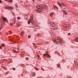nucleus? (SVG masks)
Segmentation results:
<instances>
[{
	"mask_svg": "<svg viewBox=\"0 0 78 78\" xmlns=\"http://www.w3.org/2000/svg\"><path fill=\"white\" fill-rule=\"evenodd\" d=\"M54 42L55 43L57 42V43H58V44H61L62 43V40L60 38H58L56 40H54Z\"/></svg>",
	"mask_w": 78,
	"mask_h": 78,
	"instance_id": "obj_1",
	"label": "nucleus"
},
{
	"mask_svg": "<svg viewBox=\"0 0 78 78\" xmlns=\"http://www.w3.org/2000/svg\"><path fill=\"white\" fill-rule=\"evenodd\" d=\"M13 7L12 6H6L5 7V9H12Z\"/></svg>",
	"mask_w": 78,
	"mask_h": 78,
	"instance_id": "obj_2",
	"label": "nucleus"
},
{
	"mask_svg": "<svg viewBox=\"0 0 78 78\" xmlns=\"http://www.w3.org/2000/svg\"><path fill=\"white\" fill-rule=\"evenodd\" d=\"M2 18L3 19L2 20V21H3V20H4L5 21H6V22H7V21H8V20H7V19L4 16H2Z\"/></svg>",
	"mask_w": 78,
	"mask_h": 78,
	"instance_id": "obj_3",
	"label": "nucleus"
},
{
	"mask_svg": "<svg viewBox=\"0 0 78 78\" xmlns=\"http://www.w3.org/2000/svg\"><path fill=\"white\" fill-rule=\"evenodd\" d=\"M43 56H48V58L51 57V56H50V55H48V53L47 54H43Z\"/></svg>",
	"mask_w": 78,
	"mask_h": 78,
	"instance_id": "obj_4",
	"label": "nucleus"
},
{
	"mask_svg": "<svg viewBox=\"0 0 78 78\" xmlns=\"http://www.w3.org/2000/svg\"><path fill=\"white\" fill-rule=\"evenodd\" d=\"M54 14V13H51L49 15L50 16H51V17H53V15Z\"/></svg>",
	"mask_w": 78,
	"mask_h": 78,
	"instance_id": "obj_5",
	"label": "nucleus"
},
{
	"mask_svg": "<svg viewBox=\"0 0 78 78\" xmlns=\"http://www.w3.org/2000/svg\"><path fill=\"white\" fill-rule=\"evenodd\" d=\"M51 26L52 27H54L55 26V23H53Z\"/></svg>",
	"mask_w": 78,
	"mask_h": 78,
	"instance_id": "obj_6",
	"label": "nucleus"
},
{
	"mask_svg": "<svg viewBox=\"0 0 78 78\" xmlns=\"http://www.w3.org/2000/svg\"><path fill=\"white\" fill-rule=\"evenodd\" d=\"M38 7H39V8H42L43 9H44V7L42 6L41 5H39L38 6Z\"/></svg>",
	"mask_w": 78,
	"mask_h": 78,
	"instance_id": "obj_7",
	"label": "nucleus"
},
{
	"mask_svg": "<svg viewBox=\"0 0 78 78\" xmlns=\"http://www.w3.org/2000/svg\"><path fill=\"white\" fill-rule=\"evenodd\" d=\"M5 45L4 44H2L1 45V47H5Z\"/></svg>",
	"mask_w": 78,
	"mask_h": 78,
	"instance_id": "obj_8",
	"label": "nucleus"
},
{
	"mask_svg": "<svg viewBox=\"0 0 78 78\" xmlns=\"http://www.w3.org/2000/svg\"><path fill=\"white\" fill-rule=\"evenodd\" d=\"M63 12H64V14H66V15L67 14V13L65 11H63Z\"/></svg>",
	"mask_w": 78,
	"mask_h": 78,
	"instance_id": "obj_9",
	"label": "nucleus"
},
{
	"mask_svg": "<svg viewBox=\"0 0 78 78\" xmlns=\"http://www.w3.org/2000/svg\"><path fill=\"white\" fill-rule=\"evenodd\" d=\"M58 5H59V6H60V7H61V4H60V3H59V2H58Z\"/></svg>",
	"mask_w": 78,
	"mask_h": 78,
	"instance_id": "obj_10",
	"label": "nucleus"
},
{
	"mask_svg": "<svg viewBox=\"0 0 78 78\" xmlns=\"http://www.w3.org/2000/svg\"><path fill=\"white\" fill-rule=\"evenodd\" d=\"M26 60H27V61H28L29 60V58H28V57H26Z\"/></svg>",
	"mask_w": 78,
	"mask_h": 78,
	"instance_id": "obj_11",
	"label": "nucleus"
},
{
	"mask_svg": "<svg viewBox=\"0 0 78 78\" xmlns=\"http://www.w3.org/2000/svg\"><path fill=\"white\" fill-rule=\"evenodd\" d=\"M30 22H31V23H33V22H34V21L33 20H31V21H30Z\"/></svg>",
	"mask_w": 78,
	"mask_h": 78,
	"instance_id": "obj_12",
	"label": "nucleus"
},
{
	"mask_svg": "<svg viewBox=\"0 0 78 78\" xmlns=\"http://www.w3.org/2000/svg\"><path fill=\"white\" fill-rule=\"evenodd\" d=\"M28 23L29 25H30V21L29 20V21H28Z\"/></svg>",
	"mask_w": 78,
	"mask_h": 78,
	"instance_id": "obj_13",
	"label": "nucleus"
},
{
	"mask_svg": "<svg viewBox=\"0 0 78 78\" xmlns=\"http://www.w3.org/2000/svg\"><path fill=\"white\" fill-rule=\"evenodd\" d=\"M23 33L22 32H21V34L20 35L21 36H23Z\"/></svg>",
	"mask_w": 78,
	"mask_h": 78,
	"instance_id": "obj_14",
	"label": "nucleus"
},
{
	"mask_svg": "<svg viewBox=\"0 0 78 78\" xmlns=\"http://www.w3.org/2000/svg\"><path fill=\"white\" fill-rule=\"evenodd\" d=\"M28 38H29V39L31 37V36H30V35H29L28 36Z\"/></svg>",
	"mask_w": 78,
	"mask_h": 78,
	"instance_id": "obj_15",
	"label": "nucleus"
},
{
	"mask_svg": "<svg viewBox=\"0 0 78 78\" xmlns=\"http://www.w3.org/2000/svg\"><path fill=\"white\" fill-rule=\"evenodd\" d=\"M13 25V24H12V23H11L10 24V26H12Z\"/></svg>",
	"mask_w": 78,
	"mask_h": 78,
	"instance_id": "obj_16",
	"label": "nucleus"
},
{
	"mask_svg": "<svg viewBox=\"0 0 78 78\" xmlns=\"http://www.w3.org/2000/svg\"><path fill=\"white\" fill-rule=\"evenodd\" d=\"M53 24V22H51V23H50V24L51 25H51H52Z\"/></svg>",
	"mask_w": 78,
	"mask_h": 78,
	"instance_id": "obj_17",
	"label": "nucleus"
},
{
	"mask_svg": "<svg viewBox=\"0 0 78 78\" xmlns=\"http://www.w3.org/2000/svg\"><path fill=\"white\" fill-rule=\"evenodd\" d=\"M38 9H39V10H41V9H42V8H37Z\"/></svg>",
	"mask_w": 78,
	"mask_h": 78,
	"instance_id": "obj_18",
	"label": "nucleus"
},
{
	"mask_svg": "<svg viewBox=\"0 0 78 78\" xmlns=\"http://www.w3.org/2000/svg\"><path fill=\"white\" fill-rule=\"evenodd\" d=\"M37 36L38 37L39 36H40V34H37Z\"/></svg>",
	"mask_w": 78,
	"mask_h": 78,
	"instance_id": "obj_19",
	"label": "nucleus"
},
{
	"mask_svg": "<svg viewBox=\"0 0 78 78\" xmlns=\"http://www.w3.org/2000/svg\"><path fill=\"white\" fill-rule=\"evenodd\" d=\"M37 47V46L36 45L34 46V48H36Z\"/></svg>",
	"mask_w": 78,
	"mask_h": 78,
	"instance_id": "obj_20",
	"label": "nucleus"
},
{
	"mask_svg": "<svg viewBox=\"0 0 78 78\" xmlns=\"http://www.w3.org/2000/svg\"><path fill=\"white\" fill-rule=\"evenodd\" d=\"M70 34H71L70 33H68V36H70Z\"/></svg>",
	"mask_w": 78,
	"mask_h": 78,
	"instance_id": "obj_21",
	"label": "nucleus"
},
{
	"mask_svg": "<svg viewBox=\"0 0 78 78\" xmlns=\"http://www.w3.org/2000/svg\"><path fill=\"white\" fill-rule=\"evenodd\" d=\"M55 8H58V7H57L56 6H55L54 8V9H55Z\"/></svg>",
	"mask_w": 78,
	"mask_h": 78,
	"instance_id": "obj_22",
	"label": "nucleus"
},
{
	"mask_svg": "<svg viewBox=\"0 0 78 78\" xmlns=\"http://www.w3.org/2000/svg\"><path fill=\"white\" fill-rule=\"evenodd\" d=\"M12 14L13 16H15V14H14V12H12Z\"/></svg>",
	"mask_w": 78,
	"mask_h": 78,
	"instance_id": "obj_23",
	"label": "nucleus"
},
{
	"mask_svg": "<svg viewBox=\"0 0 78 78\" xmlns=\"http://www.w3.org/2000/svg\"><path fill=\"white\" fill-rule=\"evenodd\" d=\"M12 0H10L9 1V2H10V3H12Z\"/></svg>",
	"mask_w": 78,
	"mask_h": 78,
	"instance_id": "obj_24",
	"label": "nucleus"
},
{
	"mask_svg": "<svg viewBox=\"0 0 78 78\" xmlns=\"http://www.w3.org/2000/svg\"><path fill=\"white\" fill-rule=\"evenodd\" d=\"M32 20H33V19H31V18H30V21H31Z\"/></svg>",
	"mask_w": 78,
	"mask_h": 78,
	"instance_id": "obj_25",
	"label": "nucleus"
},
{
	"mask_svg": "<svg viewBox=\"0 0 78 78\" xmlns=\"http://www.w3.org/2000/svg\"><path fill=\"white\" fill-rule=\"evenodd\" d=\"M17 19H20V17H17Z\"/></svg>",
	"mask_w": 78,
	"mask_h": 78,
	"instance_id": "obj_26",
	"label": "nucleus"
},
{
	"mask_svg": "<svg viewBox=\"0 0 78 78\" xmlns=\"http://www.w3.org/2000/svg\"><path fill=\"white\" fill-rule=\"evenodd\" d=\"M61 4L63 6H64V5H65L64 4H63L62 3Z\"/></svg>",
	"mask_w": 78,
	"mask_h": 78,
	"instance_id": "obj_27",
	"label": "nucleus"
},
{
	"mask_svg": "<svg viewBox=\"0 0 78 78\" xmlns=\"http://www.w3.org/2000/svg\"><path fill=\"white\" fill-rule=\"evenodd\" d=\"M2 1L1 0H0V3H2Z\"/></svg>",
	"mask_w": 78,
	"mask_h": 78,
	"instance_id": "obj_28",
	"label": "nucleus"
},
{
	"mask_svg": "<svg viewBox=\"0 0 78 78\" xmlns=\"http://www.w3.org/2000/svg\"><path fill=\"white\" fill-rule=\"evenodd\" d=\"M30 18H31V19H33V18L32 17H30Z\"/></svg>",
	"mask_w": 78,
	"mask_h": 78,
	"instance_id": "obj_29",
	"label": "nucleus"
},
{
	"mask_svg": "<svg viewBox=\"0 0 78 78\" xmlns=\"http://www.w3.org/2000/svg\"><path fill=\"white\" fill-rule=\"evenodd\" d=\"M12 69H13V70H16V69H15V68H12Z\"/></svg>",
	"mask_w": 78,
	"mask_h": 78,
	"instance_id": "obj_30",
	"label": "nucleus"
},
{
	"mask_svg": "<svg viewBox=\"0 0 78 78\" xmlns=\"http://www.w3.org/2000/svg\"><path fill=\"white\" fill-rule=\"evenodd\" d=\"M16 53H17V51H15V50H13Z\"/></svg>",
	"mask_w": 78,
	"mask_h": 78,
	"instance_id": "obj_31",
	"label": "nucleus"
},
{
	"mask_svg": "<svg viewBox=\"0 0 78 78\" xmlns=\"http://www.w3.org/2000/svg\"><path fill=\"white\" fill-rule=\"evenodd\" d=\"M0 49H2V47L1 46H0Z\"/></svg>",
	"mask_w": 78,
	"mask_h": 78,
	"instance_id": "obj_32",
	"label": "nucleus"
},
{
	"mask_svg": "<svg viewBox=\"0 0 78 78\" xmlns=\"http://www.w3.org/2000/svg\"><path fill=\"white\" fill-rule=\"evenodd\" d=\"M15 6H16V7H17V5H15Z\"/></svg>",
	"mask_w": 78,
	"mask_h": 78,
	"instance_id": "obj_33",
	"label": "nucleus"
},
{
	"mask_svg": "<svg viewBox=\"0 0 78 78\" xmlns=\"http://www.w3.org/2000/svg\"><path fill=\"white\" fill-rule=\"evenodd\" d=\"M17 49L18 50H19V48H17Z\"/></svg>",
	"mask_w": 78,
	"mask_h": 78,
	"instance_id": "obj_34",
	"label": "nucleus"
},
{
	"mask_svg": "<svg viewBox=\"0 0 78 78\" xmlns=\"http://www.w3.org/2000/svg\"><path fill=\"white\" fill-rule=\"evenodd\" d=\"M32 44H33V45H36V44H34V43H33Z\"/></svg>",
	"mask_w": 78,
	"mask_h": 78,
	"instance_id": "obj_35",
	"label": "nucleus"
},
{
	"mask_svg": "<svg viewBox=\"0 0 78 78\" xmlns=\"http://www.w3.org/2000/svg\"><path fill=\"white\" fill-rule=\"evenodd\" d=\"M76 40L77 41H78V39L77 38H76Z\"/></svg>",
	"mask_w": 78,
	"mask_h": 78,
	"instance_id": "obj_36",
	"label": "nucleus"
},
{
	"mask_svg": "<svg viewBox=\"0 0 78 78\" xmlns=\"http://www.w3.org/2000/svg\"><path fill=\"white\" fill-rule=\"evenodd\" d=\"M1 29H2V27H1V28H0V30H1Z\"/></svg>",
	"mask_w": 78,
	"mask_h": 78,
	"instance_id": "obj_37",
	"label": "nucleus"
},
{
	"mask_svg": "<svg viewBox=\"0 0 78 78\" xmlns=\"http://www.w3.org/2000/svg\"><path fill=\"white\" fill-rule=\"evenodd\" d=\"M34 76H35V75H36L35 74V73H34Z\"/></svg>",
	"mask_w": 78,
	"mask_h": 78,
	"instance_id": "obj_38",
	"label": "nucleus"
},
{
	"mask_svg": "<svg viewBox=\"0 0 78 78\" xmlns=\"http://www.w3.org/2000/svg\"><path fill=\"white\" fill-rule=\"evenodd\" d=\"M35 69L36 70H38L37 69H36V68H35Z\"/></svg>",
	"mask_w": 78,
	"mask_h": 78,
	"instance_id": "obj_39",
	"label": "nucleus"
},
{
	"mask_svg": "<svg viewBox=\"0 0 78 78\" xmlns=\"http://www.w3.org/2000/svg\"><path fill=\"white\" fill-rule=\"evenodd\" d=\"M32 1H33V2H34V0H32Z\"/></svg>",
	"mask_w": 78,
	"mask_h": 78,
	"instance_id": "obj_40",
	"label": "nucleus"
},
{
	"mask_svg": "<svg viewBox=\"0 0 78 78\" xmlns=\"http://www.w3.org/2000/svg\"><path fill=\"white\" fill-rule=\"evenodd\" d=\"M58 67H59V66H57Z\"/></svg>",
	"mask_w": 78,
	"mask_h": 78,
	"instance_id": "obj_41",
	"label": "nucleus"
},
{
	"mask_svg": "<svg viewBox=\"0 0 78 78\" xmlns=\"http://www.w3.org/2000/svg\"><path fill=\"white\" fill-rule=\"evenodd\" d=\"M38 45H40L39 44H37Z\"/></svg>",
	"mask_w": 78,
	"mask_h": 78,
	"instance_id": "obj_42",
	"label": "nucleus"
},
{
	"mask_svg": "<svg viewBox=\"0 0 78 78\" xmlns=\"http://www.w3.org/2000/svg\"><path fill=\"white\" fill-rule=\"evenodd\" d=\"M23 66H24V65H23Z\"/></svg>",
	"mask_w": 78,
	"mask_h": 78,
	"instance_id": "obj_43",
	"label": "nucleus"
},
{
	"mask_svg": "<svg viewBox=\"0 0 78 78\" xmlns=\"http://www.w3.org/2000/svg\"><path fill=\"white\" fill-rule=\"evenodd\" d=\"M5 0V1H6L7 0Z\"/></svg>",
	"mask_w": 78,
	"mask_h": 78,
	"instance_id": "obj_44",
	"label": "nucleus"
},
{
	"mask_svg": "<svg viewBox=\"0 0 78 78\" xmlns=\"http://www.w3.org/2000/svg\"><path fill=\"white\" fill-rule=\"evenodd\" d=\"M47 43H48V42H47Z\"/></svg>",
	"mask_w": 78,
	"mask_h": 78,
	"instance_id": "obj_45",
	"label": "nucleus"
},
{
	"mask_svg": "<svg viewBox=\"0 0 78 78\" xmlns=\"http://www.w3.org/2000/svg\"><path fill=\"white\" fill-rule=\"evenodd\" d=\"M36 27H37V26H36Z\"/></svg>",
	"mask_w": 78,
	"mask_h": 78,
	"instance_id": "obj_46",
	"label": "nucleus"
},
{
	"mask_svg": "<svg viewBox=\"0 0 78 78\" xmlns=\"http://www.w3.org/2000/svg\"><path fill=\"white\" fill-rule=\"evenodd\" d=\"M4 70H5V69H4Z\"/></svg>",
	"mask_w": 78,
	"mask_h": 78,
	"instance_id": "obj_47",
	"label": "nucleus"
}]
</instances>
